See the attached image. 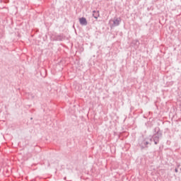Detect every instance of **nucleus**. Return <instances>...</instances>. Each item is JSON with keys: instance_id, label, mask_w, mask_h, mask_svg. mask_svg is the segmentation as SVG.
Here are the masks:
<instances>
[{"instance_id": "nucleus-3", "label": "nucleus", "mask_w": 181, "mask_h": 181, "mask_svg": "<svg viewBox=\"0 0 181 181\" xmlns=\"http://www.w3.org/2000/svg\"><path fill=\"white\" fill-rule=\"evenodd\" d=\"M175 172H177V170H175Z\"/></svg>"}, {"instance_id": "nucleus-2", "label": "nucleus", "mask_w": 181, "mask_h": 181, "mask_svg": "<svg viewBox=\"0 0 181 181\" xmlns=\"http://www.w3.org/2000/svg\"><path fill=\"white\" fill-rule=\"evenodd\" d=\"M118 25H119V18H116L114 21V25L115 26H118Z\"/></svg>"}, {"instance_id": "nucleus-1", "label": "nucleus", "mask_w": 181, "mask_h": 181, "mask_svg": "<svg viewBox=\"0 0 181 181\" xmlns=\"http://www.w3.org/2000/svg\"><path fill=\"white\" fill-rule=\"evenodd\" d=\"M79 22L81 23V25H87V19H86V18H79Z\"/></svg>"}]
</instances>
